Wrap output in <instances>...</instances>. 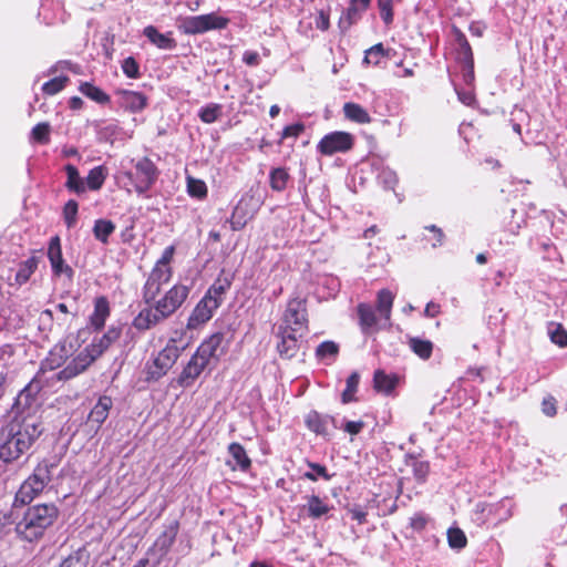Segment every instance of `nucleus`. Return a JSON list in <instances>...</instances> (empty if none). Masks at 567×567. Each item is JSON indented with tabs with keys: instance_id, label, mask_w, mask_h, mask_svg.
<instances>
[{
	"instance_id": "obj_27",
	"label": "nucleus",
	"mask_w": 567,
	"mask_h": 567,
	"mask_svg": "<svg viewBox=\"0 0 567 567\" xmlns=\"http://www.w3.org/2000/svg\"><path fill=\"white\" fill-rule=\"evenodd\" d=\"M358 315L361 329L365 333L375 329L381 320L377 317L374 309L367 303L358 306Z\"/></svg>"
},
{
	"instance_id": "obj_49",
	"label": "nucleus",
	"mask_w": 567,
	"mask_h": 567,
	"mask_svg": "<svg viewBox=\"0 0 567 567\" xmlns=\"http://www.w3.org/2000/svg\"><path fill=\"white\" fill-rule=\"evenodd\" d=\"M378 179L380 184H382L383 187L388 189H393V187L398 183L396 173L388 167L381 169V172L378 175Z\"/></svg>"
},
{
	"instance_id": "obj_23",
	"label": "nucleus",
	"mask_w": 567,
	"mask_h": 567,
	"mask_svg": "<svg viewBox=\"0 0 567 567\" xmlns=\"http://www.w3.org/2000/svg\"><path fill=\"white\" fill-rule=\"evenodd\" d=\"M370 0H351L347 12L340 18L339 27L348 30L369 7Z\"/></svg>"
},
{
	"instance_id": "obj_26",
	"label": "nucleus",
	"mask_w": 567,
	"mask_h": 567,
	"mask_svg": "<svg viewBox=\"0 0 567 567\" xmlns=\"http://www.w3.org/2000/svg\"><path fill=\"white\" fill-rule=\"evenodd\" d=\"M178 522L173 520L165 526L163 533L157 537L155 546L161 550L162 555H166L169 548L173 546L178 534Z\"/></svg>"
},
{
	"instance_id": "obj_34",
	"label": "nucleus",
	"mask_w": 567,
	"mask_h": 567,
	"mask_svg": "<svg viewBox=\"0 0 567 567\" xmlns=\"http://www.w3.org/2000/svg\"><path fill=\"white\" fill-rule=\"evenodd\" d=\"M230 286L231 280L227 276L220 275L210 286L205 296H209L212 299L216 300L219 307L223 300V295L230 288Z\"/></svg>"
},
{
	"instance_id": "obj_12",
	"label": "nucleus",
	"mask_w": 567,
	"mask_h": 567,
	"mask_svg": "<svg viewBox=\"0 0 567 567\" xmlns=\"http://www.w3.org/2000/svg\"><path fill=\"white\" fill-rule=\"evenodd\" d=\"M353 136L347 132H332L324 135L318 144V151L323 155H332L351 150Z\"/></svg>"
},
{
	"instance_id": "obj_41",
	"label": "nucleus",
	"mask_w": 567,
	"mask_h": 567,
	"mask_svg": "<svg viewBox=\"0 0 567 567\" xmlns=\"http://www.w3.org/2000/svg\"><path fill=\"white\" fill-rule=\"evenodd\" d=\"M359 381L360 375L358 372L354 371L349 375V378L347 379L346 389L341 394L342 403L347 404L355 401L354 394L358 390Z\"/></svg>"
},
{
	"instance_id": "obj_60",
	"label": "nucleus",
	"mask_w": 567,
	"mask_h": 567,
	"mask_svg": "<svg viewBox=\"0 0 567 567\" xmlns=\"http://www.w3.org/2000/svg\"><path fill=\"white\" fill-rule=\"evenodd\" d=\"M542 411L547 416H554L557 412L556 400L553 396H547L542 402Z\"/></svg>"
},
{
	"instance_id": "obj_25",
	"label": "nucleus",
	"mask_w": 567,
	"mask_h": 567,
	"mask_svg": "<svg viewBox=\"0 0 567 567\" xmlns=\"http://www.w3.org/2000/svg\"><path fill=\"white\" fill-rule=\"evenodd\" d=\"M248 203L246 198H241L234 208L233 215L229 219L230 227L233 230L243 229L247 221L252 218L254 212L247 209Z\"/></svg>"
},
{
	"instance_id": "obj_20",
	"label": "nucleus",
	"mask_w": 567,
	"mask_h": 567,
	"mask_svg": "<svg viewBox=\"0 0 567 567\" xmlns=\"http://www.w3.org/2000/svg\"><path fill=\"white\" fill-rule=\"evenodd\" d=\"M112 406L113 401L110 396H100L87 416V423L92 426H95V430H99L103 422L107 419Z\"/></svg>"
},
{
	"instance_id": "obj_7",
	"label": "nucleus",
	"mask_w": 567,
	"mask_h": 567,
	"mask_svg": "<svg viewBox=\"0 0 567 567\" xmlns=\"http://www.w3.org/2000/svg\"><path fill=\"white\" fill-rule=\"evenodd\" d=\"M44 384L42 380L33 378L18 394L10 416H38V393Z\"/></svg>"
},
{
	"instance_id": "obj_17",
	"label": "nucleus",
	"mask_w": 567,
	"mask_h": 567,
	"mask_svg": "<svg viewBox=\"0 0 567 567\" xmlns=\"http://www.w3.org/2000/svg\"><path fill=\"white\" fill-rule=\"evenodd\" d=\"M48 258L50 260L53 274L55 276L65 274L69 278L72 277L73 271L71 267L64 264L61 250V243L58 236L52 237L49 243Z\"/></svg>"
},
{
	"instance_id": "obj_14",
	"label": "nucleus",
	"mask_w": 567,
	"mask_h": 567,
	"mask_svg": "<svg viewBox=\"0 0 567 567\" xmlns=\"http://www.w3.org/2000/svg\"><path fill=\"white\" fill-rule=\"evenodd\" d=\"M218 308L216 300L209 296H204L192 311L188 321L187 329H197L202 324L206 323L213 317L214 311Z\"/></svg>"
},
{
	"instance_id": "obj_52",
	"label": "nucleus",
	"mask_w": 567,
	"mask_h": 567,
	"mask_svg": "<svg viewBox=\"0 0 567 567\" xmlns=\"http://www.w3.org/2000/svg\"><path fill=\"white\" fill-rule=\"evenodd\" d=\"M309 467L312 470V472H306L303 476L310 481H317L318 476H321L323 480L329 481L331 478V475L328 474L327 468L318 463H309Z\"/></svg>"
},
{
	"instance_id": "obj_62",
	"label": "nucleus",
	"mask_w": 567,
	"mask_h": 567,
	"mask_svg": "<svg viewBox=\"0 0 567 567\" xmlns=\"http://www.w3.org/2000/svg\"><path fill=\"white\" fill-rule=\"evenodd\" d=\"M315 24L317 29L321 31H327L330 27L329 14L326 13L323 10L319 11L315 19Z\"/></svg>"
},
{
	"instance_id": "obj_10",
	"label": "nucleus",
	"mask_w": 567,
	"mask_h": 567,
	"mask_svg": "<svg viewBox=\"0 0 567 567\" xmlns=\"http://www.w3.org/2000/svg\"><path fill=\"white\" fill-rule=\"evenodd\" d=\"M278 328L298 333L308 331V315L303 299L293 298L288 301Z\"/></svg>"
},
{
	"instance_id": "obj_2",
	"label": "nucleus",
	"mask_w": 567,
	"mask_h": 567,
	"mask_svg": "<svg viewBox=\"0 0 567 567\" xmlns=\"http://www.w3.org/2000/svg\"><path fill=\"white\" fill-rule=\"evenodd\" d=\"M121 326H111L99 339L81 350L56 375L59 380H71L84 372L99 357H101L122 334Z\"/></svg>"
},
{
	"instance_id": "obj_47",
	"label": "nucleus",
	"mask_w": 567,
	"mask_h": 567,
	"mask_svg": "<svg viewBox=\"0 0 567 567\" xmlns=\"http://www.w3.org/2000/svg\"><path fill=\"white\" fill-rule=\"evenodd\" d=\"M69 82L68 76H58L42 85V91L48 95H54L62 91Z\"/></svg>"
},
{
	"instance_id": "obj_33",
	"label": "nucleus",
	"mask_w": 567,
	"mask_h": 567,
	"mask_svg": "<svg viewBox=\"0 0 567 567\" xmlns=\"http://www.w3.org/2000/svg\"><path fill=\"white\" fill-rule=\"evenodd\" d=\"M344 115L350 121L359 124H368L371 122L369 113L357 103H346L343 106Z\"/></svg>"
},
{
	"instance_id": "obj_39",
	"label": "nucleus",
	"mask_w": 567,
	"mask_h": 567,
	"mask_svg": "<svg viewBox=\"0 0 567 567\" xmlns=\"http://www.w3.org/2000/svg\"><path fill=\"white\" fill-rule=\"evenodd\" d=\"M409 346L411 350L423 360L429 359L432 354L433 343L430 340L411 338Z\"/></svg>"
},
{
	"instance_id": "obj_38",
	"label": "nucleus",
	"mask_w": 567,
	"mask_h": 567,
	"mask_svg": "<svg viewBox=\"0 0 567 567\" xmlns=\"http://www.w3.org/2000/svg\"><path fill=\"white\" fill-rule=\"evenodd\" d=\"M80 91L96 103L106 104L110 102V96L105 92L89 82L81 83Z\"/></svg>"
},
{
	"instance_id": "obj_63",
	"label": "nucleus",
	"mask_w": 567,
	"mask_h": 567,
	"mask_svg": "<svg viewBox=\"0 0 567 567\" xmlns=\"http://www.w3.org/2000/svg\"><path fill=\"white\" fill-rule=\"evenodd\" d=\"M174 251L175 248L173 246L166 247L161 259L156 262L155 266L169 267L168 265L173 258Z\"/></svg>"
},
{
	"instance_id": "obj_15",
	"label": "nucleus",
	"mask_w": 567,
	"mask_h": 567,
	"mask_svg": "<svg viewBox=\"0 0 567 567\" xmlns=\"http://www.w3.org/2000/svg\"><path fill=\"white\" fill-rule=\"evenodd\" d=\"M306 333H298L287 329L278 328L277 338V350L281 358L290 359L293 358L299 350V339Z\"/></svg>"
},
{
	"instance_id": "obj_35",
	"label": "nucleus",
	"mask_w": 567,
	"mask_h": 567,
	"mask_svg": "<svg viewBox=\"0 0 567 567\" xmlns=\"http://www.w3.org/2000/svg\"><path fill=\"white\" fill-rule=\"evenodd\" d=\"M305 508L311 518H320L329 512V506L317 495L309 496Z\"/></svg>"
},
{
	"instance_id": "obj_44",
	"label": "nucleus",
	"mask_w": 567,
	"mask_h": 567,
	"mask_svg": "<svg viewBox=\"0 0 567 567\" xmlns=\"http://www.w3.org/2000/svg\"><path fill=\"white\" fill-rule=\"evenodd\" d=\"M221 115V105L212 103L200 109L198 116L206 123L212 124L216 122Z\"/></svg>"
},
{
	"instance_id": "obj_55",
	"label": "nucleus",
	"mask_w": 567,
	"mask_h": 567,
	"mask_svg": "<svg viewBox=\"0 0 567 567\" xmlns=\"http://www.w3.org/2000/svg\"><path fill=\"white\" fill-rule=\"evenodd\" d=\"M384 55V48L381 43L373 45L365 52L364 62L378 64Z\"/></svg>"
},
{
	"instance_id": "obj_30",
	"label": "nucleus",
	"mask_w": 567,
	"mask_h": 567,
	"mask_svg": "<svg viewBox=\"0 0 567 567\" xmlns=\"http://www.w3.org/2000/svg\"><path fill=\"white\" fill-rule=\"evenodd\" d=\"M394 301L393 293L388 289H382L378 293L377 308L380 313V318L384 322H389L391 317V310Z\"/></svg>"
},
{
	"instance_id": "obj_6",
	"label": "nucleus",
	"mask_w": 567,
	"mask_h": 567,
	"mask_svg": "<svg viewBox=\"0 0 567 567\" xmlns=\"http://www.w3.org/2000/svg\"><path fill=\"white\" fill-rule=\"evenodd\" d=\"M229 20L216 13L183 17L177 20V28L185 34H198L227 27Z\"/></svg>"
},
{
	"instance_id": "obj_64",
	"label": "nucleus",
	"mask_w": 567,
	"mask_h": 567,
	"mask_svg": "<svg viewBox=\"0 0 567 567\" xmlns=\"http://www.w3.org/2000/svg\"><path fill=\"white\" fill-rule=\"evenodd\" d=\"M351 518L357 520L359 524H363L367 518V513L358 507L351 508L349 511Z\"/></svg>"
},
{
	"instance_id": "obj_21",
	"label": "nucleus",
	"mask_w": 567,
	"mask_h": 567,
	"mask_svg": "<svg viewBox=\"0 0 567 567\" xmlns=\"http://www.w3.org/2000/svg\"><path fill=\"white\" fill-rule=\"evenodd\" d=\"M116 95L118 96L121 106L131 112L142 111L146 106L147 99L140 92L117 90Z\"/></svg>"
},
{
	"instance_id": "obj_53",
	"label": "nucleus",
	"mask_w": 567,
	"mask_h": 567,
	"mask_svg": "<svg viewBox=\"0 0 567 567\" xmlns=\"http://www.w3.org/2000/svg\"><path fill=\"white\" fill-rule=\"evenodd\" d=\"M381 19L386 25L393 21L392 0H378Z\"/></svg>"
},
{
	"instance_id": "obj_8",
	"label": "nucleus",
	"mask_w": 567,
	"mask_h": 567,
	"mask_svg": "<svg viewBox=\"0 0 567 567\" xmlns=\"http://www.w3.org/2000/svg\"><path fill=\"white\" fill-rule=\"evenodd\" d=\"M69 355L70 350L66 348L65 344H55L50 350L47 358L41 362L40 369L34 378L42 380L43 384H51L54 383L55 381H60L55 375L60 371H54L61 368L63 364H65ZM62 381L64 382L65 380Z\"/></svg>"
},
{
	"instance_id": "obj_28",
	"label": "nucleus",
	"mask_w": 567,
	"mask_h": 567,
	"mask_svg": "<svg viewBox=\"0 0 567 567\" xmlns=\"http://www.w3.org/2000/svg\"><path fill=\"white\" fill-rule=\"evenodd\" d=\"M143 33L158 49L172 50L176 47V41L169 35V33H159L153 25L146 27Z\"/></svg>"
},
{
	"instance_id": "obj_24",
	"label": "nucleus",
	"mask_w": 567,
	"mask_h": 567,
	"mask_svg": "<svg viewBox=\"0 0 567 567\" xmlns=\"http://www.w3.org/2000/svg\"><path fill=\"white\" fill-rule=\"evenodd\" d=\"M228 453L230 455V460L227 461V465L231 467V470H240L246 472L250 465L251 461L248 457L246 450L239 443H231L228 446Z\"/></svg>"
},
{
	"instance_id": "obj_54",
	"label": "nucleus",
	"mask_w": 567,
	"mask_h": 567,
	"mask_svg": "<svg viewBox=\"0 0 567 567\" xmlns=\"http://www.w3.org/2000/svg\"><path fill=\"white\" fill-rule=\"evenodd\" d=\"M550 340L559 347L567 346V331L560 326L556 324L549 330Z\"/></svg>"
},
{
	"instance_id": "obj_31",
	"label": "nucleus",
	"mask_w": 567,
	"mask_h": 567,
	"mask_svg": "<svg viewBox=\"0 0 567 567\" xmlns=\"http://www.w3.org/2000/svg\"><path fill=\"white\" fill-rule=\"evenodd\" d=\"M66 172V183L65 187L70 192H74L76 194H82L85 192L86 186L84 179L80 176L78 168L74 165L68 164L65 166Z\"/></svg>"
},
{
	"instance_id": "obj_18",
	"label": "nucleus",
	"mask_w": 567,
	"mask_h": 567,
	"mask_svg": "<svg viewBox=\"0 0 567 567\" xmlns=\"http://www.w3.org/2000/svg\"><path fill=\"white\" fill-rule=\"evenodd\" d=\"M208 365L209 364L195 352L186 367L183 369L178 378V383L182 386H189Z\"/></svg>"
},
{
	"instance_id": "obj_4",
	"label": "nucleus",
	"mask_w": 567,
	"mask_h": 567,
	"mask_svg": "<svg viewBox=\"0 0 567 567\" xmlns=\"http://www.w3.org/2000/svg\"><path fill=\"white\" fill-rule=\"evenodd\" d=\"M53 468L54 464L48 461L40 462L16 493L14 503L25 505L39 496L51 482Z\"/></svg>"
},
{
	"instance_id": "obj_61",
	"label": "nucleus",
	"mask_w": 567,
	"mask_h": 567,
	"mask_svg": "<svg viewBox=\"0 0 567 567\" xmlns=\"http://www.w3.org/2000/svg\"><path fill=\"white\" fill-rule=\"evenodd\" d=\"M364 427L363 421H347L343 425V431L349 433L350 435L359 434Z\"/></svg>"
},
{
	"instance_id": "obj_43",
	"label": "nucleus",
	"mask_w": 567,
	"mask_h": 567,
	"mask_svg": "<svg viewBox=\"0 0 567 567\" xmlns=\"http://www.w3.org/2000/svg\"><path fill=\"white\" fill-rule=\"evenodd\" d=\"M187 193L189 196L203 199L207 195V186L204 181L187 176Z\"/></svg>"
},
{
	"instance_id": "obj_46",
	"label": "nucleus",
	"mask_w": 567,
	"mask_h": 567,
	"mask_svg": "<svg viewBox=\"0 0 567 567\" xmlns=\"http://www.w3.org/2000/svg\"><path fill=\"white\" fill-rule=\"evenodd\" d=\"M51 126L48 122L37 124L31 131V138L41 144H48L50 141Z\"/></svg>"
},
{
	"instance_id": "obj_45",
	"label": "nucleus",
	"mask_w": 567,
	"mask_h": 567,
	"mask_svg": "<svg viewBox=\"0 0 567 567\" xmlns=\"http://www.w3.org/2000/svg\"><path fill=\"white\" fill-rule=\"evenodd\" d=\"M447 542L451 548L462 549L467 544V538L462 529L458 527H451L447 530Z\"/></svg>"
},
{
	"instance_id": "obj_50",
	"label": "nucleus",
	"mask_w": 567,
	"mask_h": 567,
	"mask_svg": "<svg viewBox=\"0 0 567 567\" xmlns=\"http://www.w3.org/2000/svg\"><path fill=\"white\" fill-rule=\"evenodd\" d=\"M78 203L73 199H70L63 208V216L65 224L69 228L73 227L76 221V215H78Z\"/></svg>"
},
{
	"instance_id": "obj_36",
	"label": "nucleus",
	"mask_w": 567,
	"mask_h": 567,
	"mask_svg": "<svg viewBox=\"0 0 567 567\" xmlns=\"http://www.w3.org/2000/svg\"><path fill=\"white\" fill-rule=\"evenodd\" d=\"M396 381L398 379L394 375L385 374L381 370L374 373V389L379 392L390 393L395 388Z\"/></svg>"
},
{
	"instance_id": "obj_5",
	"label": "nucleus",
	"mask_w": 567,
	"mask_h": 567,
	"mask_svg": "<svg viewBox=\"0 0 567 567\" xmlns=\"http://www.w3.org/2000/svg\"><path fill=\"white\" fill-rule=\"evenodd\" d=\"M183 348L177 346V339L171 338L165 348L161 350L151 361L145 365L146 381H157L163 378L176 363Z\"/></svg>"
},
{
	"instance_id": "obj_51",
	"label": "nucleus",
	"mask_w": 567,
	"mask_h": 567,
	"mask_svg": "<svg viewBox=\"0 0 567 567\" xmlns=\"http://www.w3.org/2000/svg\"><path fill=\"white\" fill-rule=\"evenodd\" d=\"M306 423L308 427L316 432L317 434H324L326 433V425L321 416L316 413H309L306 419Z\"/></svg>"
},
{
	"instance_id": "obj_32",
	"label": "nucleus",
	"mask_w": 567,
	"mask_h": 567,
	"mask_svg": "<svg viewBox=\"0 0 567 567\" xmlns=\"http://www.w3.org/2000/svg\"><path fill=\"white\" fill-rule=\"evenodd\" d=\"M39 265V258L32 256L19 265V269L16 274V282L19 286L24 285L30 277L34 274Z\"/></svg>"
},
{
	"instance_id": "obj_9",
	"label": "nucleus",
	"mask_w": 567,
	"mask_h": 567,
	"mask_svg": "<svg viewBox=\"0 0 567 567\" xmlns=\"http://www.w3.org/2000/svg\"><path fill=\"white\" fill-rule=\"evenodd\" d=\"M158 169L148 158L142 157L134 163V171L125 175L132 182L137 194L146 193L157 181Z\"/></svg>"
},
{
	"instance_id": "obj_59",
	"label": "nucleus",
	"mask_w": 567,
	"mask_h": 567,
	"mask_svg": "<svg viewBox=\"0 0 567 567\" xmlns=\"http://www.w3.org/2000/svg\"><path fill=\"white\" fill-rule=\"evenodd\" d=\"M303 130H305V126L301 123H295V124L288 125L284 128L281 137L282 138L298 137L302 133Z\"/></svg>"
},
{
	"instance_id": "obj_1",
	"label": "nucleus",
	"mask_w": 567,
	"mask_h": 567,
	"mask_svg": "<svg viewBox=\"0 0 567 567\" xmlns=\"http://www.w3.org/2000/svg\"><path fill=\"white\" fill-rule=\"evenodd\" d=\"M42 433L40 417L9 416L0 430V460L12 462L27 453Z\"/></svg>"
},
{
	"instance_id": "obj_11",
	"label": "nucleus",
	"mask_w": 567,
	"mask_h": 567,
	"mask_svg": "<svg viewBox=\"0 0 567 567\" xmlns=\"http://www.w3.org/2000/svg\"><path fill=\"white\" fill-rule=\"evenodd\" d=\"M189 293L184 285L173 286L161 299L155 302L157 311L164 319L169 318L185 302Z\"/></svg>"
},
{
	"instance_id": "obj_48",
	"label": "nucleus",
	"mask_w": 567,
	"mask_h": 567,
	"mask_svg": "<svg viewBox=\"0 0 567 567\" xmlns=\"http://www.w3.org/2000/svg\"><path fill=\"white\" fill-rule=\"evenodd\" d=\"M339 353V346L333 341H324L320 343L316 350L319 359L336 358Z\"/></svg>"
},
{
	"instance_id": "obj_40",
	"label": "nucleus",
	"mask_w": 567,
	"mask_h": 567,
	"mask_svg": "<svg viewBox=\"0 0 567 567\" xmlns=\"http://www.w3.org/2000/svg\"><path fill=\"white\" fill-rule=\"evenodd\" d=\"M106 178V169L103 166L92 168L86 176V186L91 190H99Z\"/></svg>"
},
{
	"instance_id": "obj_22",
	"label": "nucleus",
	"mask_w": 567,
	"mask_h": 567,
	"mask_svg": "<svg viewBox=\"0 0 567 567\" xmlns=\"http://www.w3.org/2000/svg\"><path fill=\"white\" fill-rule=\"evenodd\" d=\"M111 307L106 297L100 296L94 300V310L90 316V323L94 330H101L110 317Z\"/></svg>"
},
{
	"instance_id": "obj_56",
	"label": "nucleus",
	"mask_w": 567,
	"mask_h": 567,
	"mask_svg": "<svg viewBox=\"0 0 567 567\" xmlns=\"http://www.w3.org/2000/svg\"><path fill=\"white\" fill-rule=\"evenodd\" d=\"M413 475L420 482L423 483L429 474V463L423 461H414L412 464Z\"/></svg>"
},
{
	"instance_id": "obj_19",
	"label": "nucleus",
	"mask_w": 567,
	"mask_h": 567,
	"mask_svg": "<svg viewBox=\"0 0 567 567\" xmlns=\"http://www.w3.org/2000/svg\"><path fill=\"white\" fill-rule=\"evenodd\" d=\"M164 320L165 319L161 316L155 306L148 307L138 312V315L132 321V327L140 331H145Z\"/></svg>"
},
{
	"instance_id": "obj_57",
	"label": "nucleus",
	"mask_w": 567,
	"mask_h": 567,
	"mask_svg": "<svg viewBox=\"0 0 567 567\" xmlns=\"http://www.w3.org/2000/svg\"><path fill=\"white\" fill-rule=\"evenodd\" d=\"M123 72L131 79H136L140 74L137 62L133 58H126L122 64Z\"/></svg>"
},
{
	"instance_id": "obj_37",
	"label": "nucleus",
	"mask_w": 567,
	"mask_h": 567,
	"mask_svg": "<svg viewBox=\"0 0 567 567\" xmlns=\"http://www.w3.org/2000/svg\"><path fill=\"white\" fill-rule=\"evenodd\" d=\"M115 230V225L109 219H97L94 223L93 234L94 237L103 244H106L109 236Z\"/></svg>"
},
{
	"instance_id": "obj_29",
	"label": "nucleus",
	"mask_w": 567,
	"mask_h": 567,
	"mask_svg": "<svg viewBox=\"0 0 567 567\" xmlns=\"http://www.w3.org/2000/svg\"><path fill=\"white\" fill-rule=\"evenodd\" d=\"M461 50L464 56L463 80L471 85L474 82V62L472 49L465 39H462Z\"/></svg>"
},
{
	"instance_id": "obj_58",
	"label": "nucleus",
	"mask_w": 567,
	"mask_h": 567,
	"mask_svg": "<svg viewBox=\"0 0 567 567\" xmlns=\"http://www.w3.org/2000/svg\"><path fill=\"white\" fill-rule=\"evenodd\" d=\"M429 523V517L424 513H415L410 518V526L415 530H422Z\"/></svg>"
},
{
	"instance_id": "obj_3",
	"label": "nucleus",
	"mask_w": 567,
	"mask_h": 567,
	"mask_svg": "<svg viewBox=\"0 0 567 567\" xmlns=\"http://www.w3.org/2000/svg\"><path fill=\"white\" fill-rule=\"evenodd\" d=\"M59 517V509L54 504H37L24 512L16 525L18 537L27 542H34L43 537Z\"/></svg>"
},
{
	"instance_id": "obj_16",
	"label": "nucleus",
	"mask_w": 567,
	"mask_h": 567,
	"mask_svg": "<svg viewBox=\"0 0 567 567\" xmlns=\"http://www.w3.org/2000/svg\"><path fill=\"white\" fill-rule=\"evenodd\" d=\"M223 340H224L223 333H220V332L214 333L200 343L196 353L203 360H205L208 364H210V362L213 360L217 361L218 358L223 354V348H221Z\"/></svg>"
},
{
	"instance_id": "obj_13",
	"label": "nucleus",
	"mask_w": 567,
	"mask_h": 567,
	"mask_svg": "<svg viewBox=\"0 0 567 567\" xmlns=\"http://www.w3.org/2000/svg\"><path fill=\"white\" fill-rule=\"evenodd\" d=\"M171 277L172 270L169 267L155 266L144 286L145 301H154L161 291L162 285L167 284Z\"/></svg>"
},
{
	"instance_id": "obj_42",
	"label": "nucleus",
	"mask_w": 567,
	"mask_h": 567,
	"mask_svg": "<svg viewBox=\"0 0 567 567\" xmlns=\"http://www.w3.org/2000/svg\"><path fill=\"white\" fill-rule=\"evenodd\" d=\"M289 174L285 168L278 167L270 172V186L274 190L281 192L286 188Z\"/></svg>"
}]
</instances>
